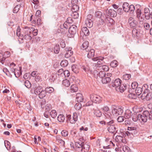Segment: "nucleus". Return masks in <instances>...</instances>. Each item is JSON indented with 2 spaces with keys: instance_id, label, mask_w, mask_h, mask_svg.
Segmentation results:
<instances>
[{
  "instance_id": "nucleus-64",
  "label": "nucleus",
  "mask_w": 152,
  "mask_h": 152,
  "mask_svg": "<svg viewBox=\"0 0 152 152\" xmlns=\"http://www.w3.org/2000/svg\"><path fill=\"white\" fill-rule=\"evenodd\" d=\"M124 118L123 116H120L117 118V121L119 122H121L124 120Z\"/></svg>"
},
{
  "instance_id": "nucleus-38",
  "label": "nucleus",
  "mask_w": 152,
  "mask_h": 152,
  "mask_svg": "<svg viewBox=\"0 0 152 152\" xmlns=\"http://www.w3.org/2000/svg\"><path fill=\"white\" fill-rule=\"evenodd\" d=\"M68 64V61L66 60H62L60 63V65L63 67L67 66Z\"/></svg>"
},
{
  "instance_id": "nucleus-53",
  "label": "nucleus",
  "mask_w": 152,
  "mask_h": 152,
  "mask_svg": "<svg viewBox=\"0 0 152 152\" xmlns=\"http://www.w3.org/2000/svg\"><path fill=\"white\" fill-rule=\"evenodd\" d=\"M4 144L5 146L7 149L10 148V142L7 140H5L4 141Z\"/></svg>"
},
{
  "instance_id": "nucleus-48",
  "label": "nucleus",
  "mask_w": 152,
  "mask_h": 152,
  "mask_svg": "<svg viewBox=\"0 0 152 152\" xmlns=\"http://www.w3.org/2000/svg\"><path fill=\"white\" fill-rule=\"evenodd\" d=\"M79 9V7L77 5H74L72 7L71 10L72 12H77Z\"/></svg>"
},
{
  "instance_id": "nucleus-37",
  "label": "nucleus",
  "mask_w": 152,
  "mask_h": 152,
  "mask_svg": "<svg viewBox=\"0 0 152 152\" xmlns=\"http://www.w3.org/2000/svg\"><path fill=\"white\" fill-rule=\"evenodd\" d=\"M14 74L15 75L16 77L18 78L21 75V72L20 70L16 69Z\"/></svg>"
},
{
  "instance_id": "nucleus-52",
  "label": "nucleus",
  "mask_w": 152,
  "mask_h": 152,
  "mask_svg": "<svg viewBox=\"0 0 152 152\" xmlns=\"http://www.w3.org/2000/svg\"><path fill=\"white\" fill-rule=\"evenodd\" d=\"M118 62L116 60L113 61L110 64V66L113 67H116L117 65Z\"/></svg>"
},
{
  "instance_id": "nucleus-20",
  "label": "nucleus",
  "mask_w": 152,
  "mask_h": 152,
  "mask_svg": "<svg viewBox=\"0 0 152 152\" xmlns=\"http://www.w3.org/2000/svg\"><path fill=\"white\" fill-rule=\"evenodd\" d=\"M83 143V142H77L75 143V145L77 148V150L78 151H80L79 150H80L81 148H82Z\"/></svg>"
},
{
  "instance_id": "nucleus-29",
  "label": "nucleus",
  "mask_w": 152,
  "mask_h": 152,
  "mask_svg": "<svg viewBox=\"0 0 152 152\" xmlns=\"http://www.w3.org/2000/svg\"><path fill=\"white\" fill-rule=\"evenodd\" d=\"M92 21L86 20H85V23L88 27L90 28L92 27L93 25Z\"/></svg>"
},
{
  "instance_id": "nucleus-56",
  "label": "nucleus",
  "mask_w": 152,
  "mask_h": 152,
  "mask_svg": "<svg viewBox=\"0 0 152 152\" xmlns=\"http://www.w3.org/2000/svg\"><path fill=\"white\" fill-rule=\"evenodd\" d=\"M102 15V12L99 11H97L95 13V16L98 18H101V16Z\"/></svg>"
},
{
  "instance_id": "nucleus-50",
  "label": "nucleus",
  "mask_w": 152,
  "mask_h": 152,
  "mask_svg": "<svg viewBox=\"0 0 152 152\" xmlns=\"http://www.w3.org/2000/svg\"><path fill=\"white\" fill-rule=\"evenodd\" d=\"M24 84L25 86L28 88H29L31 86L30 83L28 80H26L24 82Z\"/></svg>"
},
{
  "instance_id": "nucleus-47",
  "label": "nucleus",
  "mask_w": 152,
  "mask_h": 152,
  "mask_svg": "<svg viewBox=\"0 0 152 152\" xmlns=\"http://www.w3.org/2000/svg\"><path fill=\"white\" fill-rule=\"evenodd\" d=\"M128 96L132 99H135L137 97V95L134 93H130L129 94Z\"/></svg>"
},
{
  "instance_id": "nucleus-17",
  "label": "nucleus",
  "mask_w": 152,
  "mask_h": 152,
  "mask_svg": "<svg viewBox=\"0 0 152 152\" xmlns=\"http://www.w3.org/2000/svg\"><path fill=\"white\" fill-rule=\"evenodd\" d=\"M139 31L136 29L134 28L132 30V36L134 37H138L139 36Z\"/></svg>"
},
{
  "instance_id": "nucleus-61",
  "label": "nucleus",
  "mask_w": 152,
  "mask_h": 152,
  "mask_svg": "<svg viewBox=\"0 0 152 152\" xmlns=\"http://www.w3.org/2000/svg\"><path fill=\"white\" fill-rule=\"evenodd\" d=\"M100 60V61H98L97 62V67H100L102 66L103 64L104 63V62L102 61L103 60Z\"/></svg>"
},
{
  "instance_id": "nucleus-31",
  "label": "nucleus",
  "mask_w": 152,
  "mask_h": 152,
  "mask_svg": "<svg viewBox=\"0 0 152 152\" xmlns=\"http://www.w3.org/2000/svg\"><path fill=\"white\" fill-rule=\"evenodd\" d=\"M78 88L75 85H73L71 86V91L72 92H76L77 91Z\"/></svg>"
},
{
  "instance_id": "nucleus-16",
  "label": "nucleus",
  "mask_w": 152,
  "mask_h": 152,
  "mask_svg": "<svg viewBox=\"0 0 152 152\" xmlns=\"http://www.w3.org/2000/svg\"><path fill=\"white\" fill-rule=\"evenodd\" d=\"M111 80V79L109 77L104 76L103 78H102L101 80L103 84H106L109 83Z\"/></svg>"
},
{
  "instance_id": "nucleus-45",
  "label": "nucleus",
  "mask_w": 152,
  "mask_h": 152,
  "mask_svg": "<svg viewBox=\"0 0 152 152\" xmlns=\"http://www.w3.org/2000/svg\"><path fill=\"white\" fill-rule=\"evenodd\" d=\"M81 104L80 103L78 102L76 103L74 106L75 108L77 110H79L81 108Z\"/></svg>"
},
{
  "instance_id": "nucleus-6",
  "label": "nucleus",
  "mask_w": 152,
  "mask_h": 152,
  "mask_svg": "<svg viewBox=\"0 0 152 152\" xmlns=\"http://www.w3.org/2000/svg\"><path fill=\"white\" fill-rule=\"evenodd\" d=\"M138 118L140 122H145L147 121L148 119L145 111L143 112L142 114L139 113Z\"/></svg>"
},
{
  "instance_id": "nucleus-33",
  "label": "nucleus",
  "mask_w": 152,
  "mask_h": 152,
  "mask_svg": "<svg viewBox=\"0 0 152 152\" xmlns=\"http://www.w3.org/2000/svg\"><path fill=\"white\" fill-rule=\"evenodd\" d=\"M64 119V116L63 114H60L58 117V120L59 122H63Z\"/></svg>"
},
{
  "instance_id": "nucleus-44",
  "label": "nucleus",
  "mask_w": 152,
  "mask_h": 152,
  "mask_svg": "<svg viewBox=\"0 0 152 152\" xmlns=\"http://www.w3.org/2000/svg\"><path fill=\"white\" fill-rule=\"evenodd\" d=\"M50 115L53 118H55L57 116V113L55 110H52L50 112Z\"/></svg>"
},
{
  "instance_id": "nucleus-26",
  "label": "nucleus",
  "mask_w": 152,
  "mask_h": 152,
  "mask_svg": "<svg viewBox=\"0 0 152 152\" xmlns=\"http://www.w3.org/2000/svg\"><path fill=\"white\" fill-rule=\"evenodd\" d=\"M126 86L125 84H122L120 85L119 87V89L120 91L121 92H123L124 90L126 89Z\"/></svg>"
},
{
  "instance_id": "nucleus-23",
  "label": "nucleus",
  "mask_w": 152,
  "mask_h": 152,
  "mask_svg": "<svg viewBox=\"0 0 152 152\" xmlns=\"http://www.w3.org/2000/svg\"><path fill=\"white\" fill-rule=\"evenodd\" d=\"M129 4L127 2H124L123 4V8L124 11L126 12H129Z\"/></svg>"
},
{
  "instance_id": "nucleus-40",
  "label": "nucleus",
  "mask_w": 152,
  "mask_h": 152,
  "mask_svg": "<svg viewBox=\"0 0 152 152\" xmlns=\"http://www.w3.org/2000/svg\"><path fill=\"white\" fill-rule=\"evenodd\" d=\"M3 71L7 76L10 77H12V75L10 74L8 70L6 68H4L3 69Z\"/></svg>"
},
{
  "instance_id": "nucleus-42",
  "label": "nucleus",
  "mask_w": 152,
  "mask_h": 152,
  "mask_svg": "<svg viewBox=\"0 0 152 152\" xmlns=\"http://www.w3.org/2000/svg\"><path fill=\"white\" fill-rule=\"evenodd\" d=\"M62 84L66 87H68L70 85V83L69 80H65L63 81Z\"/></svg>"
},
{
  "instance_id": "nucleus-14",
  "label": "nucleus",
  "mask_w": 152,
  "mask_h": 152,
  "mask_svg": "<svg viewBox=\"0 0 152 152\" xmlns=\"http://www.w3.org/2000/svg\"><path fill=\"white\" fill-rule=\"evenodd\" d=\"M90 148V146L88 145L84 144L83 142L82 148H81L80 150H79L80 152H82L83 149H84V152H88Z\"/></svg>"
},
{
  "instance_id": "nucleus-54",
  "label": "nucleus",
  "mask_w": 152,
  "mask_h": 152,
  "mask_svg": "<svg viewBox=\"0 0 152 152\" xmlns=\"http://www.w3.org/2000/svg\"><path fill=\"white\" fill-rule=\"evenodd\" d=\"M104 115L105 117L107 118L106 120H107V119H109L110 120H111V119L112 115L109 112L105 113Z\"/></svg>"
},
{
  "instance_id": "nucleus-10",
  "label": "nucleus",
  "mask_w": 152,
  "mask_h": 152,
  "mask_svg": "<svg viewBox=\"0 0 152 152\" xmlns=\"http://www.w3.org/2000/svg\"><path fill=\"white\" fill-rule=\"evenodd\" d=\"M121 80L119 79H115L114 82L112 83V86L113 87L115 88H118L121 84Z\"/></svg>"
},
{
  "instance_id": "nucleus-43",
  "label": "nucleus",
  "mask_w": 152,
  "mask_h": 152,
  "mask_svg": "<svg viewBox=\"0 0 152 152\" xmlns=\"http://www.w3.org/2000/svg\"><path fill=\"white\" fill-rule=\"evenodd\" d=\"M142 89H144V90L143 92L147 93L148 91H150L148 89V86L147 84H144L142 86Z\"/></svg>"
},
{
  "instance_id": "nucleus-34",
  "label": "nucleus",
  "mask_w": 152,
  "mask_h": 152,
  "mask_svg": "<svg viewBox=\"0 0 152 152\" xmlns=\"http://www.w3.org/2000/svg\"><path fill=\"white\" fill-rule=\"evenodd\" d=\"M56 140L59 143H60L63 146H64L65 145V141L62 140L59 137H56Z\"/></svg>"
},
{
  "instance_id": "nucleus-58",
  "label": "nucleus",
  "mask_w": 152,
  "mask_h": 152,
  "mask_svg": "<svg viewBox=\"0 0 152 152\" xmlns=\"http://www.w3.org/2000/svg\"><path fill=\"white\" fill-rule=\"evenodd\" d=\"M62 136L63 137L67 136L68 134V132L66 130H63L61 132Z\"/></svg>"
},
{
  "instance_id": "nucleus-28",
  "label": "nucleus",
  "mask_w": 152,
  "mask_h": 152,
  "mask_svg": "<svg viewBox=\"0 0 152 152\" xmlns=\"http://www.w3.org/2000/svg\"><path fill=\"white\" fill-rule=\"evenodd\" d=\"M46 94V92L45 90H43L41 91L40 93H39L38 95H39V98L42 99L45 96Z\"/></svg>"
},
{
  "instance_id": "nucleus-51",
  "label": "nucleus",
  "mask_w": 152,
  "mask_h": 152,
  "mask_svg": "<svg viewBox=\"0 0 152 152\" xmlns=\"http://www.w3.org/2000/svg\"><path fill=\"white\" fill-rule=\"evenodd\" d=\"M104 22V20H103L102 19H100V20L99 21V22L97 23V26L98 27L101 28L102 26L103 25Z\"/></svg>"
},
{
  "instance_id": "nucleus-13",
  "label": "nucleus",
  "mask_w": 152,
  "mask_h": 152,
  "mask_svg": "<svg viewBox=\"0 0 152 152\" xmlns=\"http://www.w3.org/2000/svg\"><path fill=\"white\" fill-rule=\"evenodd\" d=\"M76 99L77 101L79 103L83 102L84 100V98L83 95L80 93H79L76 94Z\"/></svg>"
},
{
  "instance_id": "nucleus-3",
  "label": "nucleus",
  "mask_w": 152,
  "mask_h": 152,
  "mask_svg": "<svg viewBox=\"0 0 152 152\" xmlns=\"http://www.w3.org/2000/svg\"><path fill=\"white\" fill-rule=\"evenodd\" d=\"M112 112L113 114L115 116L121 115L123 112V107L121 106L116 107L112 109Z\"/></svg>"
},
{
  "instance_id": "nucleus-4",
  "label": "nucleus",
  "mask_w": 152,
  "mask_h": 152,
  "mask_svg": "<svg viewBox=\"0 0 152 152\" xmlns=\"http://www.w3.org/2000/svg\"><path fill=\"white\" fill-rule=\"evenodd\" d=\"M90 99L91 100L96 103L99 104L102 101V98L99 96L97 95L93 94L90 96Z\"/></svg>"
},
{
  "instance_id": "nucleus-32",
  "label": "nucleus",
  "mask_w": 152,
  "mask_h": 152,
  "mask_svg": "<svg viewBox=\"0 0 152 152\" xmlns=\"http://www.w3.org/2000/svg\"><path fill=\"white\" fill-rule=\"evenodd\" d=\"M142 88L140 87H137L135 90V92L137 95H139L141 94L142 92Z\"/></svg>"
},
{
  "instance_id": "nucleus-41",
  "label": "nucleus",
  "mask_w": 152,
  "mask_h": 152,
  "mask_svg": "<svg viewBox=\"0 0 152 152\" xmlns=\"http://www.w3.org/2000/svg\"><path fill=\"white\" fill-rule=\"evenodd\" d=\"M54 90V88L52 87H47L46 88L45 91L46 93H52Z\"/></svg>"
},
{
  "instance_id": "nucleus-19",
  "label": "nucleus",
  "mask_w": 152,
  "mask_h": 152,
  "mask_svg": "<svg viewBox=\"0 0 152 152\" xmlns=\"http://www.w3.org/2000/svg\"><path fill=\"white\" fill-rule=\"evenodd\" d=\"M132 113L131 111H130L129 110H126L124 115V117L127 119H129L130 118V117L132 116Z\"/></svg>"
},
{
  "instance_id": "nucleus-22",
  "label": "nucleus",
  "mask_w": 152,
  "mask_h": 152,
  "mask_svg": "<svg viewBox=\"0 0 152 152\" xmlns=\"http://www.w3.org/2000/svg\"><path fill=\"white\" fill-rule=\"evenodd\" d=\"M139 113H135L132 115V120L135 122L137 121L138 120L139 121V118H138Z\"/></svg>"
},
{
  "instance_id": "nucleus-57",
  "label": "nucleus",
  "mask_w": 152,
  "mask_h": 152,
  "mask_svg": "<svg viewBox=\"0 0 152 152\" xmlns=\"http://www.w3.org/2000/svg\"><path fill=\"white\" fill-rule=\"evenodd\" d=\"M138 84L136 82H133L131 85V86L133 89H136L138 87Z\"/></svg>"
},
{
  "instance_id": "nucleus-30",
  "label": "nucleus",
  "mask_w": 152,
  "mask_h": 152,
  "mask_svg": "<svg viewBox=\"0 0 152 152\" xmlns=\"http://www.w3.org/2000/svg\"><path fill=\"white\" fill-rule=\"evenodd\" d=\"M42 87L40 86H38L37 87H35V89L34 90V93L37 95H38L39 93V91L42 89Z\"/></svg>"
},
{
  "instance_id": "nucleus-35",
  "label": "nucleus",
  "mask_w": 152,
  "mask_h": 152,
  "mask_svg": "<svg viewBox=\"0 0 152 152\" xmlns=\"http://www.w3.org/2000/svg\"><path fill=\"white\" fill-rule=\"evenodd\" d=\"M5 60L6 58L4 57L3 54L0 53V62L2 64H4Z\"/></svg>"
},
{
  "instance_id": "nucleus-1",
  "label": "nucleus",
  "mask_w": 152,
  "mask_h": 152,
  "mask_svg": "<svg viewBox=\"0 0 152 152\" xmlns=\"http://www.w3.org/2000/svg\"><path fill=\"white\" fill-rule=\"evenodd\" d=\"M107 15H105V21L108 23V25L110 26L113 23L114 21L111 18L108 16H110L112 17H115L117 15V12L114 10L110 9L109 10L107 13Z\"/></svg>"
},
{
  "instance_id": "nucleus-49",
  "label": "nucleus",
  "mask_w": 152,
  "mask_h": 152,
  "mask_svg": "<svg viewBox=\"0 0 152 152\" xmlns=\"http://www.w3.org/2000/svg\"><path fill=\"white\" fill-rule=\"evenodd\" d=\"M122 149L124 152H131L129 148L126 145H124Z\"/></svg>"
},
{
  "instance_id": "nucleus-63",
  "label": "nucleus",
  "mask_w": 152,
  "mask_h": 152,
  "mask_svg": "<svg viewBox=\"0 0 152 152\" xmlns=\"http://www.w3.org/2000/svg\"><path fill=\"white\" fill-rule=\"evenodd\" d=\"M4 57L6 58L9 57L11 55V53L9 51H6L3 54Z\"/></svg>"
},
{
  "instance_id": "nucleus-62",
  "label": "nucleus",
  "mask_w": 152,
  "mask_h": 152,
  "mask_svg": "<svg viewBox=\"0 0 152 152\" xmlns=\"http://www.w3.org/2000/svg\"><path fill=\"white\" fill-rule=\"evenodd\" d=\"M51 105L50 104H47L45 106V111H49L51 109Z\"/></svg>"
},
{
  "instance_id": "nucleus-24",
  "label": "nucleus",
  "mask_w": 152,
  "mask_h": 152,
  "mask_svg": "<svg viewBox=\"0 0 152 152\" xmlns=\"http://www.w3.org/2000/svg\"><path fill=\"white\" fill-rule=\"evenodd\" d=\"M146 115L147 116L148 119V120H152V110L149 111L145 110Z\"/></svg>"
},
{
  "instance_id": "nucleus-18",
  "label": "nucleus",
  "mask_w": 152,
  "mask_h": 152,
  "mask_svg": "<svg viewBox=\"0 0 152 152\" xmlns=\"http://www.w3.org/2000/svg\"><path fill=\"white\" fill-rule=\"evenodd\" d=\"M71 48H69L68 50L66 51L65 55V56L66 58H69L73 54V52L71 51Z\"/></svg>"
},
{
  "instance_id": "nucleus-59",
  "label": "nucleus",
  "mask_w": 152,
  "mask_h": 152,
  "mask_svg": "<svg viewBox=\"0 0 152 152\" xmlns=\"http://www.w3.org/2000/svg\"><path fill=\"white\" fill-rule=\"evenodd\" d=\"M136 12L137 14V18H139L140 17L141 14V10L139 9H138L136 11Z\"/></svg>"
},
{
  "instance_id": "nucleus-8",
  "label": "nucleus",
  "mask_w": 152,
  "mask_h": 152,
  "mask_svg": "<svg viewBox=\"0 0 152 152\" xmlns=\"http://www.w3.org/2000/svg\"><path fill=\"white\" fill-rule=\"evenodd\" d=\"M128 22L130 27H135L137 24V21L132 17H130L128 20Z\"/></svg>"
},
{
  "instance_id": "nucleus-2",
  "label": "nucleus",
  "mask_w": 152,
  "mask_h": 152,
  "mask_svg": "<svg viewBox=\"0 0 152 152\" xmlns=\"http://www.w3.org/2000/svg\"><path fill=\"white\" fill-rule=\"evenodd\" d=\"M106 124L108 131L109 132L113 133L116 130L115 126L113 120H111L110 121L107 122Z\"/></svg>"
},
{
  "instance_id": "nucleus-12",
  "label": "nucleus",
  "mask_w": 152,
  "mask_h": 152,
  "mask_svg": "<svg viewBox=\"0 0 152 152\" xmlns=\"http://www.w3.org/2000/svg\"><path fill=\"white\" fill-rule=\"evenodd\" d=\"M86 51L88 52L87 54V57L88 58H91L94 56L95 54V51L94 49L88 48Z\"/></svg>"
},
{
  "instance_id": "nucleus-11",
  "label": "nucleus",
  "mask_w": 152,
  "mask_h": 152,
  "mask_svg": "<svg viewBox=\"0 0 152 152\" xmlns=\"http://www.w3.org/2000/svg\"><path fill=\"white\" fill-rule=\"evenodd\" d=\"M23 38L27 40L30 41L32 39V33H29V32H28L26 31V34H22Z\"/></svg>"
},
{
  "instance_id": "nucleus-46",
  "label": "nucleus",
  "mask_w": 152,
  "mask_h": 152,
  "mask_svg": "<svg viewBox=\"0 0 152 152\" xmlns=\"http://www.w3.org/2000/svg\"><path fill=\"white\" fill-rule=\"evenodd\" d=\"M131 77V75L130 74H125L123 75V78L125 80H129Z\"/></svg>"
},
{
  "instance_id": "nucleus-27",
  "label": "nucleus",
  "mask_w": 152,
  "mask_h": 152,
  "mask_svg": "<svg viewBox=\"0 0 152 152\" xmlns=\"http://www.w3.org/2000/svg\"><path fill=\"white\" fill-rule=\"evenodd\" d=\"M94 110V113L95 115L97 117H100L102 115V113L98 109H93Z\"/></svg>"
},
{
  "instance_id": "nucleus-25",
  "label": "nucleus",
  "mask_w": 152,
  "mask_h": 152,
  "mask_svg": "<svg viewBox=\"0 0 152 152\" xmlns=\"http://www.w3.org/2000/svg\"><path fill=\"white\" fill-rule=\"evenodd\" d=\"M67 121L68 122L69 121L71 124H74L75 122V121L73 119L72 117L70 115H67L66 117Z\"/></svg>"
},
{
  "instance_id": "nucleus-60",
  "label": "nucleus",
  "mask_w": 152,
  "mask_h": 152,
  "mask_svg": "<svg viewBox=\"0 0 152 152\" xmlns=\"http://www.w3.org/2000/svg\"><path fill=\"white\" fill-rule=\"evenodd\" d=\"M104 57H102L101 56H99L98 57H94L93 58H92V60L95 61H97L98 60H102L104 59Z\"/></svg>"
},
{
  "instance_id": "nucleus-39",
  "label": "nucleus",
  "mask_w": 152,
  "mask_h": 152,
  "mask_svg": "<svg viewBox=\"0 0 152 152\" xmlns=\"http://www.w3.org/2000/svg\"><path fill=\"white\" fill-rule=\"evenodd\" d=\"M71 68L72 70L75 73H77L79 72V70L76 65H73L72 66Z\"/></svg>"
},
{
  "instance_id": "nucleus-36",
  "label": "nucleus",
  "mask_w": 152,
  "mask_h": 152,
  "mask_svg": "<svg viewBox=\"0 0 152 152\" xmlns=\"http://www.w3.org/2000/svg\"><path fill=\"white\" fill-rule=\"evenodd\" d=\"M60 51L59 46L58 45H56L54 48V52L56 54L58 53Z\"/></svg>"
},
{
  "instance_id": "nucleus-15",
  "label": "nucleus",
  "mask_w": 152,
  "mask_h": 152,
  "mask_svg": "<svg viewBox=\"0 0 152 152\" xmlns=\"http://www.w3.org/2000/svg\"><path fill=\"white\" fill-rule=\"evenodd\" d=\"M82 31H81V34H84L86 36H88L89 34V31L87 28L86 27H84L82 28Z\"/></svg>"
},
{
  "instance_id": "nucleus-9",
  "label": "nucleus",
  "mask_w": 152,
  "mask_h": 152,
  "mask_svg": "<svg viewBox=\"0 0 152 152\" xmlns=\"http://www.w3.org/2000/svg\"><path fill=\"white\" fill-rule=\"evenodd\" d=\"M77 31V27L75 25H73L69 28V32L71 34L74 35L76 34Z\"/></svg>"
},
{
  "instance_id": "nucleus-7",
  "label": "nucleus",
  "mask_w": 152,
  "mask_h": 152,
  "mask_svg": "<svg viewBox=\"0 0 152 152\" xmlns=\"http://www.w3.org/2000/svg\"><path fill=\"white\" fill-rule=\"evenodd\" d=\"M94 76L95 77H98L99 76L100 78L102 79V78L106 76V74L104 71H101L99 72L96 70L94 71Z\"/></svg>"
},
{
  "instance_id": "nucleus-5",
  "label": "nucleus",
  "mask_w": 152,
  "mask_h": 152,
  "mask_svg": "<svg viewBox=\"0 0 152 152\" xmlns=\"http://www.w3.org/2000/svg\"><path fill=\"white\" fill-rule=\"evenodd\" d=\"M142 97L143 99H145L147 101H149L152 98V92L148 91V92H143Z\"/></svg>"
},
{
  "instance_id": "nucleus-21",
  "label": "nucleus",
  "mask_w": 152,
  "mask_h": 152,
  "mask_svg": "<svg viewBox=\"0 0 152 152\" xmlns=\"http://www.w3.org/2000/svg\"><path fill=\"white\" fill-rule=\"evenodd\" d=\"M88 41H85L82 45L81 48L83 50H86H86H88V48H88Z\"/></svg>"
},
{
  "instance_id": "nucleus-55",
  "label": "nucleus",
  "mask_w": 152,
  "mask_h": 152,
  "mask_svg": "<svg viewBox=\"0 0 152 152\" xmlns=\"http://www.w3.org/2000/svg\"><path fill=\"white\" fill-rule=\"evenodd\" d=\"M20 5H17L14 8L13 10V11L14 13H17L19 11L20 8Z\"/></svg>"
}]
</instances>
